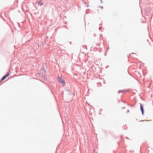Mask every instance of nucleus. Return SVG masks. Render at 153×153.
<instances>
[{
  "mask_svg": "<svg viewBox=\"0 0 153 153\" xmlns=\"http://www.w3.org/2000/svg\"><path fill=\"white\" fill-rule=\"evenodd\" d=\"M101 25H102V24H99V26H100Z\"/></svg>",
  "mask_w": 153,
  "mask_h": 153,
  "instance_id": "2eb2a0df",
  "label": "nucleus"
},
{
  "mask_svg": "<svg viewBox=\"0 0 153 153\" xmlns=\"http://www.w3.org/2000/svg\"><path fill=\"white\" fill-rule=\"evenodd\" d=\"M10 73H7L6 74L4 75L1 79V81L4 80L9 75Z\"/></svg>",
  "mask_w": 153,
  "mask_h": 153,
  "instance_id": "20e7f679",
  "label": "nucleus"
},
{
  "mask_svg": "<svg viewBox=\"0 0 153 153\" xmlns=\"http://www.w3.org/2000/svg\"><path fill=\"white\" fill-rule=\"evenodd\" d=\"M99 7H101V8L102 9V8H103V7L102 6H99Z\"/></svg>",
  "mask_w": 153,
  "mask_h": 153,
  "instance_id": "1a4fd4ad",
  "label": "nucleus"
},
{
  "mask_svg": "<svg viewBox=\"0 0 153 153\" xmlns=\"http://www.w3.org/2000/svg\"><path fill=\"white\" fill-rule=\"evenodd\" d=\"M133 106H134V105H130V106H131V107H133Z\"/></svg>",
  "mask_w": 153,
  "mask_h": 153,
  "instance_id": "9d476101",
  "label": "nucleus"
},
{
  "mask_svg": "<svg viewBox=\"0 0 153 153\" xmlns=\"http://www.w3.org/2000/svg\"><path fill=\"white\" fill-rule=\"evenodd\" d=\"M102 29V27H99V29L100 30H101Z\"/></svg>",
  "mask_w": 153,
  "mask_h": 153,
  "instance_id": "6e6552de",
  "label": "nucleus"
},
{
  "mask_svg": "<svg viewBox=\"0 0 153 153\" xmlns=\"http://www.w3.org/2000/svg\"><path fill=\"white\" fill-rule=\"evenodd\" d=\"M100 0L101 1V3H102V0Z\"/></svg>",
  "mask_w": 153,
  "mask_h": 153,
  "instance_id": "f8f14e48",
  "label": "nucleus"
},
{
  "mask_svg": "<svg viewBox=\"0 0 153 153\" xmlns=\"http://www.w3.org/2000/svg\"><path fill=\"white\" fill-rule=\"evenodd\" d=\"M102 36L101 34H100V36Z\"/></svg>",
  "mask_w": 153,
  "mask_h": 153,
  "instance_id": "a211bd4d",
  "label": "nucleus"
},
{
  "mask_svg": "<svg viewBox=\"0 0 153 153\" xmlns=\"http://www.w3.org/2000/svg\"><path fill=\"white\" fill-rule=\"evenodd\" d=\"M58 78L59 79L58 82L59 83H61L63 85H65V82L64 80L59 76H58Z\"/></svg>",
  "mask_w": 153,
  "mask_h": 153,
  "instance_id": "f03ea898",
  "label": "nucleus"
},
{
  "mask_svg": "<svg viewBox=\"0 0 153 153\" xmlns=\"http://www.w3.org/2000/svg\"><path fill=\"white\" fill-rule=\"evenodd\" d=\"M125 107H123L122 108V109H124V108H125Z\"/></svg>",
  "mask_w": 153,
  "mask_h": 153,
  "instance_id": "4468645a",
  "label": "nucleus"
},
{
  "mask_svg": "<svg viewBox=\"0 0 153 153\" xmlns=\"http://www.w3.org/2000/svg\"><path fill=\"white\" fill-rule=\"evenodd\" d=\"M135 54L134 53H132V54Z\"/></svg>",
  "mask_w": 153,
  "mask_h": 153,
  "instance_id": "f3484780",
  "label": "nucleus"
},
{
  "mask_svg": "<svg viewBox=\"0 0 153 153\" xmlns=\"http://www.w3.org/2000/svg\"><path fill=\"white\" fill-rule=\"evenodd\" d=\"M140 110L141 111L142 115H143L144 112V110L143 105L141 103H140Z\"/></svg>",
  "mask_w": 153,
  "mask_h": 153,
  "instance_id": "7ed1b4c3",
  "label": "nucleus"
},
{
  "mask_svg": "<svg viewBox=\"0 0 153 153\" xmlns=\"http://www.w3.org/2000/svg\"><path fill=\"white\" fill-rule=\"evenodd\" d=\"M67 91L68 92V94L70 95H72L73 96H74L75 94L74 93H73L71 91L69 90H68Z\"/></svg>",
  "mask_w": 153,
  "mask_h": 153,
  "instance_id": "423d86ee",
  "label": "nucleus"
},
{
  "mask_svg": "<svg viewBox=\"0 0 153 153\" xmlns=\"http://www.w3.org/2000/svg\"><path fill=\"white\" fill-rule=\"evenodd\" d=\"M46 70L44 68V66H43L40 70V73H39V76L42 77L45 76L46 74Z\"/></svg>",
  "mask_w": 153,
  "mask_h": 153,
  "instance_id": "f257e3e1",
  "label": "nucleus"
},
{
  "mask_svg": "<svg viewBox=\"0 0 153 153\" xmlns=\"http://www.w3.org/2000/svg\"><path fill=\"white\" fill-rule=\"evenodd\" d=\"M38 4L40 6H42L43 4L41 2H40V1H39L38 2Z\"/></svg>",
  "mask_w": 153,
  "mask_h": 153,
  "instance_id": "0eeeda50",
  "label": "nucleus"
},
{
  "mask_svg": "<svg viewBox=\"0 0 153 153\" xmlns=\"http://www.w3.org/2000/svg\"><path fill=\"white\" fill-rule=\"evenodd\" d=\"M128 91L127 90H126V91H125L124 90H120L118 91V93H120L121 92H122L123 93H125L126 92H127Z\"/></svg>",
  "mask_w": 153,
  "mask_h": 153,
  "instance_id": "39448f33",
  "label": "nucleus"
},
{
  "mask_svg": "<svg viewBox=\"0 0 153 153\" xmlns=\"http://www.w3.org/2000/svg\"><path fill=\"white\" fill-rule=\"evenodd\" d=\"M128 104V105H129V106H130V105H130L129 104H128H128Z\"/></svg>",
  "mask_w": 153,
  "mask_h": 153,
  "instance_id": "ddd939ff",
  "label": "nucleus"
},
{
  "mask_svg": "<svg viewBox=\"0 0 153 153\" xmlns=\"http://www.w3.org/2000/svg\"><path fill=\"white\" fill-rule=\"evenodd\" d=\"M70 44H71V42H70Z\"/></svg>",
  "mask_w": 153,
  "mask_h": 153,
  "instance_id": "6ab92c4d",
  "label": "nucleus"
},
{
  "mask_svg": "<svg viewBox=\"0 0 153 153\" xmlns=\"http://www.w3.org/2000/svg\"><path fill=\"white\" fill-rule=\"evenodd\" d=\"M42 1V0H40V1Z\"/></svg>",
  "mask_w": 153,
  "mask_h": 153,
  "instance_id": "aec40b11",
  "label": "nucleus"
},
{
  "mask_svg": "<svg viewBox=\"0 0 153 153\" xmlns=\"http://www.w3.org/2000/svg\"><path fill=\"white\" fill-rule=\"evenodd\" d=\"M129 112V110H128V111H127V112H127V113H128Z\"/></svg>",
  "mask_w": 153,
  "mask_h": 153,
  "instance_id": "9b49d317",
  "label": "nucleus"
},
{
  "mask_svg": "<svg viewBox=\"0 0 153 153\" xmlns=\"http://www.w3.org/2000/svg\"><path fill=\"white\" fill-rule=\"evenodd\" d=\"M98 45L99 46L100 45V44H98Z\"/></svg>",
  "mask_w": 153,
  "mask_h": 153,
  "instance_id": "dca6fc26",
  "label": "nucleus"
}]
</instances>
